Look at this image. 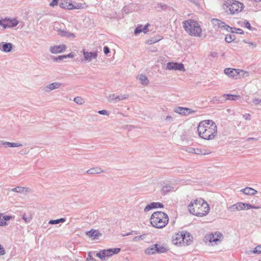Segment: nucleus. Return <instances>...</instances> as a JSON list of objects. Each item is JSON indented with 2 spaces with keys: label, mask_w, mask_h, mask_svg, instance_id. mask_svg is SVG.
I'll list each match as a JSON object with an SVG mask.
<instances>
[{
  "label": "nucleus",
  "mask_w": 261,
  "mask_h": 261,
  "mask_svg": "<svg viewBox=\"0 0 261 261\" xmlns=\"http://www.w3.org/2000/svg\"><path fill=\"white\" fill-rule=\"evenodd\" d=\"M250 115L248 114H246L245 115H244V118L246 119V120H250Z\"/></svg>",
  "instance_id": "nucleus-60"
},
{
  "label": "nucleus",
  "mask_w": 261,
  "mask_h": 261,
  "mask_svg": "<svg viewBox=\"0 0 261 261\" xmlns=\"http://www.w3.org/2000/svg\"><path fill=\"white\" fill-rule=\"evenodd\" d=\"M166 69L169 70L185 71L184 64L177 62H168L167 64Z\"/></svg>",
  "instance_id": "nucleus-9"
},
{
  "label": "nucleus",
  "mask_w": 261,
  "mask_h": 261,
  "mask_svg": "<svg viewBox=\"0 0 261 261\" xmlns=\"http://www.w3.org/2000/svg\"><path fill=\"white\" fill-rule=\"evenodd\" d=\"M184 234H185V242H183V244H186V245H190L192 242V236L189 233H184Z\"/></svg>",
  "instance_id": "nucleus-33"
},
{
  "label": "nucleus",
  "mask_w": 261,
  "mask_h": 261,
  "mask_svg": "<svg viewBox=\"0 0 261 261\" xmlns=\"http://www.w3.org/2000/svg\"><path fill=\"white\" fill-rule=\"evenodd\" d=\"M253 102L255 105H261V99L255 98L253 100Z\"/></svg>",
  "instance_id": "nucleus-53"
},
{
  "label": "nucleus",
  "mask_w": 261,
  "mask_h": 261,
  "mask_svg": "<svg viewBox=\"0 0 261 261\" xmlns=\"http://www.w3.org/2000/svg\"><path fill=\"white\" fill-rule=\"evenodd\" d=\"M173 190V187L169 185L164 186L161 189V193L163 195L167 194L169 192Z\"/></svg>",
  "instance_id": "nucleus-32"
},
{
  "label": "nucleus",
  "mask_w": 261,
  "mask_h": 261,
  "mask_svg": "<svg viewBox=\"0 0 261 261\" xmlns=\"http://www.w3.org/2000/svg\"><path fill=\"white\" fill-rule=\"evenodd\" d=\"M148 25L149 24L147 23L145 26H143L142 25L138 26L135 29L134 34L135 35H138L142 32H144V33H146L147 32L146 30Z\"/></svg>",
  "instance_id": "nucleus-25"
},
{
  "label": "nucleus",
  "mask_w": 261,
  "mask_h": 261,
  "mask_svg": "<svg viewBox=\"0 0 261 261\" xmlns=\"http://www.w3.org/2000/svg\"><path fill=\"white\" fill-rule=\"evenodd\" d=\"M6 252L4 248L0 244V256L5 254Z\"/></svg>",
  "instance_id": "nucleus-55"
},
{
  "label": "nucleus",
  "mask_w": 261,
  "mask_h": 261,
  "mask_svg": "<svg viewBox=\"0 0 261 261\" xmlns=\"http://www.w3.org/2000/svg\"><path fill=\"white\" fill-rule=\"evenodd\" d=\"M66 49V46L64 44L59 45L51 46L49 47V51L54 54H57L63 53Z\"/></svg>",
  "instance_id": "nucleus-11"
},
{
  "label": "nucleus",
  "mask_w": 261,
  "mask_h": 261,
  "mask_svg": "<svg viewBox=\"0 0 261 261\" xmlns=\"http://www.w3.org/2000/svg\"><path fill=\"white\" fill-rule=\"evenodd\" d=\"M59 6L61 8L70 10V7L71 6V3H68L67 1L66 2H60L59 3Z\"/></svg>",
  "instance_id": "nucleus-35"
},
{
  "label": "nucleus",
  "mask_w": 261,
  "mask_h": 261,
  "mask_svg": "<svg viewBox=\"0 0 261 261\" xmlns=\"http://www.w3.org/2000/svg\"><path fill=\"white\" fill-rule=\"evenodd\" d=\"M65 59V55H62V56H59L57 57H54L53 58V60H54V61L58 62V61H62Z\"/></svg>",
  "instance_id": "nucleus-47"
},
{
  "label": "nucleus",
  "mask_w": 261,
  "mask_h": 261,
  "mask_svg": "<svg viewBox=\"0 0 261 261\" xmlns=\"http://www.w3.org/2000/svg\"><path fill=\"white\" fill-rule=\"evenodd\" d=\"M174 112L182 115H187L193 114L195 111L187 108L178 107L175 109Z\"/></svg>",
  "instance_id": "nucleus-13"
},
{
  "label": "nucleus",
  "mask_w": 261,
  "mask_h": 261,
  "mask_svg": "<svg viewBox=\"0 0 261 261\" xmlns=\"http://www.w3.org/2000/svg\"><path fill=\"white\" fill-rule=\"evenodd\" d=\"M145 253L147 254H154L156 253V249L154 248V245L147 248L145 250Z\"/></svg>",
  "instance_id": "nucleus-36"
},
{
  "label": "nucleus",
  "mask_w": 261,
  "mask_h": 261,
  "mask_svg": "<svg viewBox=\"0 0 261 261\" xmlns=\"http://www.w3.org/2000/svg\"><path fill=\"white\" fill-rule=\"evenodd\" d=\"M138 79L140 81L142 84L147 85L149 83V80L147 76L144 74H140L138 76Z\"/></svg>",
  "instance_id": "nucleus-30"
},
{
  "label": "nucleus",
  "mask_w": 261,
  "mask_h": 261,
  "mask_svg": "<svg viewBox=\"0 0 261 261\" xmlns=\"http://www.w3.org/2000/svg\"><path fill=\"white\" fill-rule=\"evenodd\" d=\"M58 2L59 0H53V1L49 4V6L50 7H54L55 6H57Z\"/></svg>",
  "instance_id": "nucleus-54"
},
{
  "label": "nucleus",
  "mask_w": 261,
  "mask_h": 261,
  "mask_svg": "<svg viewBox=\"0 0 261 261\" xmlns=\"http://www.w3.org/2000/svg\"><path fill=\"white\" fill-rule=\"evenodd\" d=\"M92 252H89L88 254V256L86 259V261H96V260L92 257Z\"/></svg>",
  "instance_id": "nucleus-45"
},
{
  "label": "nucleus",
  "mask_w": 261,
  "mask_h": 261,
  "mask_svg": "<svg viewBox=\"0 0 261 261\" xmlns=\"http://www.w3.org/2000/svg\"><path fill=\"white\" fill-rule=\"evenodd\" d=\"M160 40V39H154L153 38H152L151 39H150L148 41V43L150 44H153V43L158 42Z\"/></svg>",
  "instance_id": "nucleus-51"
},
{
  "label": "nucleus",
  "mask_w": 261,
  "mask_h": 261,
  "mask_svg": "<svg viewBox=\"0 0 261 261\" xmlns=\"http://www.w3.org/2000/svg\"><path fill=\"white\" fill-rule=\"evenodd\" d=\"M84 59L86 61H90L92 59H96L97 57V52H87L85 49H83Z\"/></svg>",
  "instance_id": "nucleus-18"
},
{
  "label": "nucleus",
  "mask_w": 261,
  "mask_h": 261,
  "mask_svg": "<svg viewBox=\"0 0 261 261\" xmlns=\"http://www.w3.org/2000/svg\"><path fill=\"white\" fill-rule=\"evenodd\" d=\"M151 225L157 228H162L167 224L169 218L164 212L158 211L154 212L150 219Z\"/></svg>",
  "instance_id": "nucleus-3"
},
{
  "label": "nucleus",
  "mask_w": 261,
  "mask_h": 261,
  "mask_svg": "<svg viewBox=\"0 0 261 261\" xmlns=\"http://www.w3.org/2000/svg\"><path fill=\"white\" fill-rule=\"evenodd\" d=\"M222 236L223 235L221 233L216 232L214 234H210L206 236L205 238L210 243H215L217 244L218 242H220V239L222 238Z\"/></svg>",
  "instance_id": "nucleus-8"
},
{
  "label": "nucleus",
  "mask_w": 261,
  "mask_h": 261,
  "mask_svg": "<svg viewBox=\"0 0 261 261\" xmlns=\"http://www.w3.org/2000/svg\"><path fill=\"white\" fill-rule=\"evenodd\" d=\"M237 204H234L233 205H231L227 207L228 211H229L230 213L234 212L237 211H238V206H237Z\"/></svg>",
  "instance_id": "nucleus-42"
},
{
  "label": "nucleus",
  "mask_w": 261,
  "mask_h": 261,
  "mask_svg": "<svg viewBox=\"0 0 261 261\" xmlns=\"http://www.w3.org/2000/svg\"><path fill=\"white\" fill-rule=\"evenodd\" d=\"M74 54L72 53H71L67 55H65V59H67V58H72L74 57Z\"/></svg>",
  "instance_id": "nucleus-58"
},
{
  "label": "nucleus",
  "mask_w": 261,
  "mask_h": 261,
  "mask_svg": "<svg viewBox=\"0 0 261 261\" xmlns=\"http://www.w3.org/2000/svg\"><path fill=\"white\" fill-rule=\"evenodd\" d=\"M154 248L156 249V253H165L168 250V249L163 245H160L157 244L154 245Z\"/></svg>",
  "instance_id": "nucleus-28"
},
{
  "label": "nucleus",
  "mask_w": 261,
  "mask_h": 261,
  "mask_svg": "<svg viewBox=\"0 0 261 261\" xmlns=\"http://www.w3.org/2000/svg\"><path fill=\"white\" fill-rule=\"evenodd\" d=\"M98 113L103 115H109V112L105 110L98 111Z\"/></svg>",
  "instance_id": "nucleus-52"
},
{
  "label": "nucleus",
  "mask_w": 261,
  "mask_h": 261,
  "mask_svg": "<svg viewBox=\"0 0 261 261\" xmlns=\"http://www.w3.org/2000/svg\"><path fill=\"white\" fill-rule=\"evenodd\" d=\"M254 253L260 254L261 253V245L256 246L252 251Z\"/></svg>",
  "instance_id": "nucleus-46"
},
{
  "label": "nucleus",
  "mask_w": 261,
  "mask_h": 261,
  "mask_svg": "<svg viewBox=\"0 0 261 261\" xmlns=\"http://www.w3.org/2000/svg\"><path fill=\"white\" fill-rule=\"evenodd\" d=\"M19 23V21L15 18L10 19L6 18L3 19H0V25L3 26L4 29L16 27Z\"/></svg>",
  "instance_id": "nucleus-7"
},
{
  "label": "nucleus",
  "mask_w": 261,
  "mask_h": 261,
  "mask_svg": "<svg viewBox=\"0 0 261 261\" xmlns=\"http://www.w3.org/2000/svg\"><path fill=\"white\" fill-rule=\"evenodd\" d=\"M183 27L190 35L197 37L202 36V30L200 24L196 21L189 19L183 22Z\"/></svg>",
  "instance_id": "nucleus-4"
},
{
  "label": "nucleus",
  "mask_w": 261,
  "mask_h": 261,
  "mask_svg": "<svg viewBox=\"0 0 261 261\" xmlns=\"http://www.w3.org/2000/svg\"><path fill=\"white\" fill-rule=\"evenodd\" d=\"M66 221L65 218H61L56 220H49L48 224H58L60 223H64Z\"/></svg>",
  "instance_id": "nucleus-37"
},
{
  "label": "nucleus",
  "mask_w": 261,
  "mask_h": 261,
  "mask_svg": "<svg viewBox=\"0 0 261 261\" xmlns=\"http://www.w3.org/2000/svg\"><path fill=\"white\" fill-rule=\"evenodd\" d=\"M13 45L11 43L2 42L0 44V48L1 50L4 52H10L12 50Z\"/></svg>",
  "instance_id": "nucleus-22"
},
{
  "label": "nucleus",
  "mask_w": 261,
  "mask_h": 261,
  "mask_svg": "<svg viewBox=\"0 0 261 261\" xmlns=\"http://www.w3.org/2000/svg\"><path fill=\"white\" fill-rule=\"evenodd\" d=\"M28 151L27 150H22L21 154H28Z\"/></svg>",
  "instance_id": "nucleus-62"
},
{
  "label": "nucleus",
  "mask_w": 261,
  "mask_h": 261,
  "mask_svg": "<svg viewBox=\"0 0 261 261\" xmlns=\"http://www.w3.org/2000/svg\"><path fill=\"white\" fill-rule=\"evenodd\" d=\"M73 101L76 103L81 105H83L85 102L84 99L79 96H77V97H75V98H74Z\"/></svg>",
  "instance_id": "nucleus-41"
},
{
  "label": "nucleus",
  "mask_w": 261,
  "mask_h": 261,
  "mask_svg": "<svg viewBox=\"0 0 261 261\" xmlns=\"http://www.w3.org/2000/svg\"><path fill=\"white\" fill-rule=\"evenodd\" d=\"M230 28L231 29V30H227V31L232 33H236L239 34H244V33L243 30H242L241 29H237L236 28L232 27H230Z\"/></svg>",
  "instance_id": "nucleus-38"
},
{
  "label": "nucleus",
  "mask_w": 261,
  "mask_h": 261,
  "mask_svg": "<svg viewBox=\"0 0 261 261\" xmlns=\"http://www.w3.org/2000/svg\"><path fill=\"white\" fill-rule=\"evenodd\" d=\"M223 9L228 14H235L241 12L244 5L236 0H227L223 4Z\"/></svg>",
  "instance_id": "nucleus-5"
},
{
  "label": "nucleus",
  "mask_w": 261,
  "mask_h": 261,
  "mask_svg": "<svg viewBox=\"0 0 261 261\" xmlns=\"http://www.w3.org/2000/svg\"><path fill=\"white\" fill-rule=\"evenodd\" d=\"M86 234L93 240L98 239V238L101 236V233L98 230L94 229H91L90 231H87Z\"/></svg>",
  "instance_id": "nucleus-19"
},
{
  "label": "nucleus",
  "mask_w": 261,
  "mask_h": 261,
  "mask_svg": "<svg viewBox=\"0 0 261 261\" xmlns=\"http://www.w3.org/2000/svg\"><path fill=\"white\" fill-rule=\"evenodd\" d=\"M211 22L214 27H217L218 28H223L226 31L231 30L230 27L225 24V23L219 19L213 18L211 20Z\"/></svg>",
  "instance_id": "nucleus-12"
},
{
  "label": "nucleus",
  "mask_w": 261,
  "mask_h": 261,
  "mask_svg": "<svg viewBox=\"0 0 261 261\" xmlns=\"http://www.w3.org/2000/svg\"><path fill=\"white\" fill-rule=\"evenodd\" d=\"M163 206L164 205L160 202H152L145 206L144 211V212H147L153 208H162Z\"/></svg>",
  "instance_id": "nucleus-21"
},
{
  "label": "nucleus",
  "mask_w": 261,
  "mask_h": 261,
  "mask_svg": "<svg viewBox=\"0 0 261 261\" xmlns=\"http://www.w3.org/2000/svg\"><path fill=\"white\" fill-rule=\"evenodd\" d=\"M3 221V217H2V214H0V226H5V223Z\"/></svg>",
  "instance_id": "nucleus-59"
},
{
  "label": "nucleus",
  "mask_w": 261,
  "mask_h": 261,
  "mask_svg": "<svg viewBox=\"0 0 261 261\" xmlns=\"http://www.w3.org/2000/svg\"><path fill=\"white\" fill-rule=\"evenodd\" d=\"M199 137L203 139L211 140L214 139L217 135V126L212 120L201 121L197 127Z\"/></svg>",
  "instance_id": "nucleus-1"
},
{
  "label": "nucleus",
  "mask_w": 261,
  "mask_h": 261,
  "mask_svg": "<svg viewBox=\"0 0 261 261\" xmlns=\"http://www.w3.org/2000/svg\"><path fill=\"white\" fill-rule=\"evenodd\" d=\"M236 39V36L233 34L226 35L225 40L226 42L230 43Z\"/></svg>",
  "instance_id": "nucleus-40"
},
{
  "label": "nucleus",
  "mask_w": 261,
  "mask_h": 261,
  "mask_svg": "<svg viewBox=\"0 0 261 261\" xmlns=\"http://www.w3.org/2000/svg\"><path fill=\"white\" fill-rule=\"evenodd\" d=\"M185 234L182 233H177L172 237V243L175 245L180 244L182 242H185Z\"/></svg>",
  "instance_id": "nucleus-14"
},
{
  "label": "nucleus",
  "mask_w": 261,
  "mask_h": 261,
  "mask_svg": "<svg viewBox=\"0 0 261 261\" xmlns=\"http://www.w3.org/2000/svg\"><path fill=\"white\" fill-rule=\"evenodd\" d=\"M133 232H134V233L136 234L139 233L138 231H133Z\"/></svg>",
  "instance_id": "nucleus-64"
},
{
  "label": "nucleus",
  "mask_w": 261,
  "mask_h": 261,
  "mask_svg": "<svg viewBox=\"0 0 261 261\" xmlns=\"http://www.w3.org/2000/svg\"><path fill=\"white\" fill-rule=\"evenodd\" d=\"M10 191L16 193L23 194L31 192V190L29 188L23 187H17L11 189Z\"/></svg>",
  "instance_id": "nucleus-20"
},
{
  "label": "nucleus",
  "mask_w": 261,
  "mask_h": 261,
  "mask_svg": "<svg viewBox=\"0 0 261 261\" xmlns=\"http://www.w3.org/2000/svg\"><path fill=\"white\" fill-rule=\"evenodd\" d=\"M11 217L9 216H5L3 217V222L5 223V225H7V221L11 219Z\"/></svg>",
  "instance_id": "nucleus-50"
},
{
  "label": "nucleus",
  "mask_w": 261,
  "mask_h": 261,
  "mask_svg": "<svg viewBox=\"0 0 261 261\" xmlns=\"http://www.w3.org/2000/svg\"><path fill=\"white\" fill-rule=\"evenodd\" d=\"M122 13L127 14L129 13L130 12L132 11V9H130L128 7L124 6L122 10Z\"/></svg>",
  "instance_id": "nucleus-49"
},
{
  "label": "nucleus",
  "mask_w": 261,
  "mask_h": 261,
  "mask_svg": "<svg viewBox=\"0 0 261 261\" xmlns=\"http://www.w3.org/2000/svg\"><path fill=\"white\" fill-rule=\"evenodd\" d=\"M22 219L27 223L30 222V221L31 220V217H25V215H23Z\"/></svg>",
  "instance_id": "nucleus-57"
},
{
  "label": "nucleus",
  "mask_w": 261,
  "mask_h": 261,
  "mask_svg": "<svg viewBox=\"0 0 261 261\" xmlns=\"http://www.w3.org/2000/svg\"><path fill=\"white\" fill-rule=\"evenodd\" d=\"M103 172V170L99 167H93L87 171V173L90 174H98Z\"/></svg>",
  "instance_id": "nucleus-29"
},
{
  "label": "nucleus",
  "mask_w": 261,
  "mask_h": 261,
  "mask_svg": "<svg viewBox=\"0 0 261 261\" xmlns=\"http://www.w3.org/2000/svg\"><path fill=\"white\" fill-rule=\"evenodd\" d=\"M223 97H225L227 100H235L240 97L239 95H231L228 94H224Z\"/></svg>",
  "instance_id": "nucleus-34"
},
{
  "label": "nucleus",
  "mask_w": 261,
  "mask_h": 261,
  "mask_svg": "<svg viewBox=\"0 0 261 261\" xmlns=\"http://www.w3.org/2000/svg\"><path fill=\"white\" fill-rule=\"evenodd\" d=\"M188 209L191 214L199 217L205 216L210 211L208 203L201 198L191 201Z\"/></svg>",
  "instance_id": "nucleus-2"
},
{
  "label": "nucleus",
  "mask_w": 261,
  "mask_h": 261,
  "mask_svg": "<svg viewBox=\"0 0 261 261\" xmlns=\"http://www.w3.org/2000/svg\"><path fill=\"white\" fill-rule=\"evenodd\" d=\"M147 235V234L144 233L139 236H136L133 238V241L134 242H139L140 241L144 240L146 239Z\"/></svg>",
  "instance_id": "nucleus-39"
},
{
  "label": "nucleus",
  "mask_w": 261,
  "mask_h": 261,
  "mask_svg": "<svg viewBox=\"0 0 261 261\" xmlns=\"http://www.w3.org/2000/svg\"><path fill=\"white\" fill-rule=\"evenodd\" d=\"M61 86H62V83H59V82H54V83L49 84L47 85V86H46L45 87H44L43 88V90L45 92H49L53 90L60 88L61 87Z\"/></svg>",
  "instance_id": "nucleus-16"
},
{
  "label": "nucleus",
  "mask_w": 261,
  "mask_h": 261,
  "mask_svg": "<svg viewBox=\"0 0 261 261\" xmlns=\"http://www.w3.org/2000/svg\"><path fill=\"white\" fill-rule=\"evenodd\" d=\"M87 6L85 3H75L74 4H72L71 3V6L70 7V10L72 9H82L86 8Z\"/></svg>",
  "instance_id": "nucleus-27"
},
{
  "label": "nucleus",
  "mask_w": 261,
  "mask_h": 261,
  "mask_svg": "<svg viewBox=\"0 0 261 261\" xmlns=\"http://www.w3.org/2000/svg\"><path fill=\"white\" fill-rule=\"evenodd\" d=\"M241 192H243L245 195H254L257 192L256 190L250 187H246L243 189L241 190Z\"/></svg>",
  "instance_id": "nucleus-24"
},
{
  "label": "nucleus",
  "mask_w": 261,
  "mask_h": 261,
  "mask_svg": "<svg viewBox=\"0 0 261 261\" xmlns=\"http://www.w3.org/2000/svg\"><path fill=\"white\" fill-rule=\"evenodd\" d=\"M194 154H206V152H204L201 149L195 148Z\"/></svg>",
  "instance_id": "nucleus-44"
},
{
  "label": "nucleus",
  "mask_w": 261,
  "mask_h": 261,
  "mask_svg": "<svg viewBox=\"0 0 261 261\" xmlns=\"http://www.w3.org/2000/svg\"><path fill=\"white\" fill-rule=\"evenodd\" d=\"M250 45H253L254 47H256V44L254 43V42H250L249 43Z\"/></svg>",
  "instance_id": "nucleus-63"
},
{
  "label": "nucleus",
  "mask_w": 261,
  "mask_h": 261,
  "mask_svg": "<svg viewBox=\"0 0 261 261\" xmlns=\"http://www.w3.org/2000/svg\"><path fill=\"white\" fill-rule=\"evenodd\" d=\"M237 204V206H238V211L243 210L246 208H254V209H259L261 208L259 206H254L250 204L244 203V202H238L236 203Z\"/></svg>",
  "instance_id": "nucleus-15"
},
{
  "label": "nucleus",
  "mask_w": 261,
  "mask_h": 261,
  "mask_svg": "<svg viewBox=\"0 0 261 261\" xmlns=\"http://www.w3.org/2000/svg\"><path fill=\"white\" fill-rule=\"evenodd\" d=\"M120 250L121 249L119 248L101 250L98 253H97L96 255L101 260H106L107 258L112 256L113 254L118 253Z\"/></svg>",
  "instance_id": "nucleus-6"
},
{
  "label": "nucleus",
  "mask_w": 261,
  "mask_h": 261,
  "mask_svg": "<svg viewBox=\"0 0 261 261\" xmlns=\"http://www.w3.org/2000/svg\"><path fill=\"white\" fill-rule=\"evenodd\" d=\"M243 71L240 69H236L233 68H228L224 70V73L230 76L235 79H237L240 72H243Z\"/></svg>",
  "instance_id": "nucleus-10"
},
{
  "label": "nucleus",
  "mask_w": 261,
  "mask_h": 261,
  "mask_svg": "<svg viewBox=\"0 0 261 261\" xmlns=\"http://www.w3.org/2000/svg\"><path fill=\"white\" fill-rule=\"evenodd\" d=\"M128 94H124V95H116L115 94H113L110 96L109 101H113L114 103H116L121 100L125 99L128 98Z\"/></svg>",
  "instance_id": "nucleus-17"
},
{
  "label": "nucleus",
  "mask_w": 261,
  "mask_h": 261,
  "mask_svg": "<svg viewBox=\"0 0 261 261\" xmlns=\"http://www.w3.org/2000/svg\"><path fill=\"white\" fill-rule=\"evenodd\" d=\"M58 34L61 37H66L67 38H74L75 37L74 34L69 32L68 31L62 30L61 29H58Z\"/></svg>",
  "instance_id": "nucleus-23"
},
{
  "label": "nucleus",
  "mask_w": 261,
  "mask_h": 261,
  "mask_svg": "<svg viewBox=\"0 0 261 261\" xmlns=\"http://www.w3.org/2000/svg\"><path fill=\"white\" fill-rule=\"evenodd\" d=\"M168 7V6L163 4V3H158L156 4V6L155 7V9L159 12L162 11L166 10Z\"/></svg>",
  "instance_id": "nucleus-31"
},
{
  "label": "nucleus",
  "mask_w": 261,
  "mask_h": 261,
  "mask_svg": "<svg viewBox=\"0 0 261 261\" xmlns=\"http://www.w3.org/2000/svg\"><path fill=\"white\" fill-rule=\"evenodd\" d=\"M133 233V231L132 230L131 232H127L125 234H123L122 236L124 237V236H129V235L132 234Z\"/></svg>",
  "instance_id": "nucleus-61"
},
{
  "label": "nucleus",
  "mask_w": 261,
  "mask_h": 261,
  "mask_svg": "<svg viewBox=\"0 0 261 261\" xmlns=\"http://www.w3.org/2000/svg\"><path fill=\"white\" fill-rule=\"evenodd\" d=\"M184 150L188 153H194L195 151V148L186 146L185 147Z\"/></svg>",
  "instance_id": "nucleus-43"
},
{
  "label": "nucleus",
  "mask_w": 261,
  "mask_h": 261,
  "mask_svg": "<svg viewBox=\"0 0 261 261\" xmlns=\"http://www.w3.org/2000/svg\"><path fill=\"white\" fill-rule=\"evenodd\" d=\"M244 26L247 28L248 29L250 30H252L253 29L251 27V25H250V23L248 21L245 20L244 21Z\"/></svg>",
  "instance_id": "nucleus-48"
},
{
  "label": "nucleus",
  "mask_w": 261,
  "mask_h": 261,
  "mask_svg": "<svg viewBox=\"0 0 261 261\" xmlns=\"http://www.w3.org/2000/svg\"><path fill=\"white\" fill-rule=\"evenodd\" d=\"M1 144L5 145L6 147H17L22 146L21 144L19 143H11L9 142H5L4 141H1Z\"/></svg>",
  "instance_id": "nucleus-26"
},
{
  "label": "nucleus",
  "mask_w": 261,
  "mask_h": 261,
  "mask_svg": "<svg viewBox=\"0 0 261 261\" xmlns=\"http://www.w3.org/2000/svg\"><path fill=\"white\" fill-rule=\"evenodd\" d=\"M103 51H104V53L106 55H107L108 53H110V49H109V48L107 46H105L103 47Z\"/></svg>",
  "instance_id": "nucleus-56"
}]
</instances>
